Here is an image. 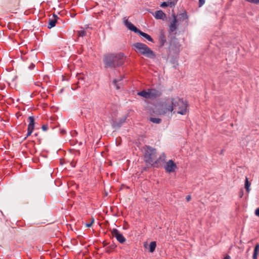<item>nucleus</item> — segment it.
Masks as SVG:
<instances>
[{"label":"nucleus","instance_id":"41","mask_svg":"<svg viewBox=\"0 0 259 259\" xmlns=\"http://www.w3.org/2000/svg\"><path fill=\"white\" fill-rule=\"evenodd\" d=\"M37 135H38V134H37V133H35V134H34V136H35V137L37 136Z\"/></svg>","mask_w":259,"mask_h":259},{"label":"nucleus","instance_id":"5","mask_svg":"<svg viewBox=\"0 0 259 259\" xmlns=\"http://www.w3.org/2000/svg\"><path fill=\"white\" fill-rule=\"evenodd\" d=\"M181 45L177 38L171 40L167 49L168 58L172 56H178L181 51Z\"/></svg>","mask_w":259,"mask_h":259},{"label":"nucleus","instance_id":"4","mask_svg":"<svg viewBox=\"0 0 259 259\" xmlns=\"http://www.w3.org/2000/svg\"><path fill=\"white\" fill-rule=\"evenodd\" d=\"M170 103L172 105L173 108L178 109L177 113L181 115H185L187 113V104L182 99L179 97L171 98Z\"/></svg>","mask_w":259,"mask_h":259},{"label":"nucleus","instance_id":"30","mask_svg":"<svg viewBox=\"0 0 259 259\" xmlns=\"http://www.w3.org/2000/svg\"><path fill=\"white\" fill-rule=\"evenodd\" d=\"M167 6H168V4L166 2H162L160 5V7L162 8L166 7Z\"/></svg>","mask_w":259,"mask_h":259},{"label":"nucleus","instance_id":"2","mask_svg":"<svg viewBox=\"0 0 259 259\" xmlns=\"http://www.w3.org/2000/svg\"><path fill=\"white\" fill-rule=\"evenodd\" d=\"M143 149L144 150V161L146 163L152 166L153 162L157 156L156 149L147 145L144 146Z\"/></svg>","mask_w":259,"mask_h":259},{"label":"nucleus","instance_id":"16","mask_svg":"<svg viewBox=\"0 0 259 259\" xmlns=\"http://www.w3.org/2000/svg\"><path fill=\"white\" fill-rule=\"evenodd\" d=\"M53 18H49L48 20V28L51 29L55 26L59 17L56 14H54Z\"/></svg>","mask_w":259,"mask_h":259},{"label":"nucleus","instance_id":"25","mask_svg":"<svg viewBox=\"0 0 259 259\" xmlns=\"http://www.w3.org/2000/svg\"><path fill=\"white\" fill-rule=\"evenodd\" d=\"M122 79V78H121L120 79H115L113 80V84L115 85V87H116V89L117 90H119L120 89V87L118 85V84H117V82L119 81V80H121Z\"/></svg>","mask_w":259,"mask_h":259},{"label":"nucleus","instance_id":"35","mask_svg":"<svg viewBox=\"0 0 259 259\" xmlns=\"http://www.w3.org/2000/svg\"><path fill=\"white\" fill-rule=\"evenodd\" d=\"M168 4V6H174L175 5V3H174V2H167Z\"/></svg>","mask_w":259,"mask_h":259},{"label":"nucleus","instance_id":"9","mask_svg":"<svg viewBox=\"0 0 259 259\" xmlns=\"http://www.w3.org/2000/svg\"><path fill=\"white\" fill-rule=\"evenodd\" d=\"M128 116V114H126L122 117L120 118L118 121L113 120L112 122V126L113 128L118 129L119 128L122 124L125 122L127 117Z\"/></svg>","mask_w":259,"mask_h":259},{"label":"nucleus","instance_id":"11","mask_svg":"<svg viewBox=\"0 0 259 259\" xmlns=\"http://www.w3.org/2000/svg\"><path fill=\"white\" fill-rule=\"evenodd\" d=\"M177 168V166L172 159L167 161L164 166V169L169 173L175 171V169Z\"/></svg>","mask_w":259,"mask_h":259},{"label":"nucleus","instance_id":"38","mask_svg":"<svg viewBox=\"0 0 259 259\" xmlns=\"http://www.w3.org/2000/svg\"><path fill=\"white\" fill-rule=\"evenodd\" d=\"M223 259H231V257L229 255H227Z\"/></svg>","mask_w":259,"mask_h":259},{"label":"nucleus","instance_id":"15","mask_svg":"<svg viewBox=\"0 0 259 259\" xmlns=\"http://www.w3.org/2000/svg\"><path fill=\"white\" fill-rule=\"evenodd\" d=\"M149 96L150 98H156L160 97L162 95V91L160 89H149Z\"/></svg>","mask_w":259,"mask_h":259},{"label":"nucleus","instance_id":"20","mask_svg":"<svg viewBox=\"0 0 259 259\" xmlns=\"http://www.w3.org/2000/svg\"><path fill=\"white\" fill-rule=\"evenodd\" d=\"M178 16L179 17V20L180 21H184L185 20H188V16L186 11L184 12L183 13H181L179 14Z\"/></svg>","mask_w":259,"mask_h":259},{"label":"nucleus","instance_id":"8","mask_svg":"<svg viewBox=\"0 0 259 259\" xmlns=\"http://www.w3.org/2000/svg\"><path fill=\"white\" fill-rule=\"evenodd\" d=\"M172 17V20L170 21L169 25V29L168 31L169 33H171L174 31H176L178 29V19L177 16L175 14L173 13L171 15Z\"/></svg>","mask_w":259,"mask_h":259},{"label":"nucleus","instance_id":"42","mask_svg":"<svg viewBox=\"0 0 259 259\" xmlns=\"http://www.w3.org/2000/svg\"><path fill=\"white\" fill-rule=\"evenodd\" d=\"M243 195V193H242V194H240V197H241Z\"/></svg>","mask_w":259,"mask_h":259},{"label":"nucleus","instance_id":"7","mask_svg":"<svg viewBox=\"0 0 259 259\" xmlns=\"http://www.w3.org/2000/svg\"><path fill=\"white\" fill-rule=\"evenodd\" d=\"M173 107L170 103V100L166 99L165 101L162 102L159 106V111L161 114H165L167 112H172Z\"/></svg>","mask_w":259,"mask_h":259},{"label":"nucleus","instance_id":"19","mask_svg":"<svg viewBox=\"0 0 259 259\" xmlns=\"http://www.w3.org/2000/svg\"><path fill=\"white\" fill-rule=\"evenodd\" d=\"M138 95L146 99H150L149 89L147 91L143 90L139 92L138 93Z\"/></svg>","mask_w":259,"mask_h":259},{"label":"nucleus","instance_id":"33","mask_svg":"<svg viewBox=\"0 0 259 259\" xmlns=\"http://www.w3.org/2000/svg\"><path fill=\"white\" fill-rule=\"evenodd\" d=\"M42 130L44 131H46L48 130V125L47 124H44L42 125Z\"/></svg>","mask_w":259,"mask_h":259},{"label":"nucleus","instance_id":"13","mask_svg":"<svg viewBox=\"0 0 259 259\" xmlns=\"http://www.w3.org/2000/svg\"><path fill=\"white\" fill-rule=\"evenodd\" d=\"M166 155L164 153H162L158 157H156L155 161L153 162V167H159L161 165L162 163H164L165 161Z\"/></svg>","mask_w":259,"mask_h":259},{"label":"nucleus","instance_id":"1","mask_svg":"<svg viewBox=\"0 0 259 259\" xmlns=\"http://www.w3.org/2000/svg\"><path fill=\"white\" fill-rule=\"evenodd\" d=\"M103 61L105 68H116L124 63L125 56L123 53H109L104 55Z\"/></svg>","mask_w":259,"mask_h":259},{"label":"nucleus","instance_id":"32","mask_svg":"<svg viewBox=\"0 0 259 259\" xmlns=\"http://www.w3.org/2000/svg\"><path fill=\"white\" fill-rule=\"evenodd\" d=\"M94 221V220L93 218L92 219V222L91 223H86L85 224V226L87 227H90L92 225V224L93 223Z\"/></svg>","mask_w":259,"mask_h":259},{"label":"nucleus","instance_id":"6","mask_svg":"<svg viewBox=\"0 0 259 259\" xmlns=\"http://www.w3.org/2000/svg\"><path fill=\"white\" fill-rule=\"evenodd\" d=\"M124 24L128 28V29L138 33L140 36L145 38L149 41L153 42V39L151 37L150 35L137 28L133 24L129 22L128 20H124Z\"/></svg>","mask_w":259,"mask_h":259},{"label":"nucleus","instance_id":"29","mask_svg":"<svg viewBox=\"0 0 259 259\" xmlns=\"http://www.w3.org/2000/svg\"><path fill=\"white\" fill-rule=\"evenodd\" d=\"M247 2H249L250 3L258 4L259 0H246Z\"/></svg>","mask_w":259,"mask_h":259},{"label":"nucleus","instance_id":"3","mask_svg":"<svg viewBox=\"0 0 259 259\" xmlns=\"http://www.w3.org/2000/svg\"><path fill=\"white\" fill-rule=\"evenodd\" d=\"M133 47L135 48V51L137 52H139L146 57L154 59L156 57L154 52L144 44L136 42L134 44Z\"/></svg>","mask_w":259,"mask_h":259},{"label":"nucleus","instance_id":"27","mask_svg":"<svg viewBox=\"0 0 259 259\" xmlns=\"http://www.w3.org/2000/svg\"><path fill=\"white\" fill-rule=\"evenodd\" d=\"M175 55H172L171 58L170 60V62L171 64H175L177 63V58L174 56Z\"/></svg>","mask_w":259,"mask_h":259},{"label":"nucleus","instance_id":"26","mask_svg":"<svg viewBox=\"0 0 259 259\" xmlns=\"http://www.w3.org/2000/svg\"><path fill=\"white\" fill-rule=\"evenodd\" d=\"M86 34V31L84 30H80L78 32V36L79 37H83Z\"/></svg>","mask_w":259,"mask_h":259},{"label":"nucleus","instance_id":"39","mask_svg":"<svg viewBox=\"0 0 259 259\" xmlns=\"http://www.w3.org/2000/svg\"><path fill=\"white\" fill-rule=\"evenodd\" d=\"M60 133L61 134H62V135L63 134H65L66 133V131L64 130H62L61 131H60Z\"/></svg>","mask_w":259,"mask_h":259},{"label":"nucleus","instance_id":"28","mask_svg":"<svg viewBox=\"0 0 259 259\" xmlns=\"http://www.w3.org/2000/svg\"><path fill=\"white\" fill-rule=\"evenodd\" d=\"M33 130H32V129H29V128H27V135H26V136L24 137V140H26V138L29 137V136L31 135V134H32V132H33Z\"/></svg>","mask_w":259,"mask_h":259},{"label":"nucleus","instance_id":"40","mask_svg":"<svg viewBox=\"0 0 259 259\" xmlns=\"http://www.w3.org/2000/svg\"><path fill=\"white\" fill-rule=\"evenodd\" d=\"M224 150L223 149V150H221L220 151V154H223V153H224Z\"/></svg>","mask_w":259,"mask_h":259},{"label":"nucleus","instance_id":"31","mask_svg":"<svg viewBox=\"0 0 259 259\" xmlns=\"http://www.w3.org/2000/svg\"><path fill=\"white\" fill-rule=\"evenodd\" d=\"M205 0H199V7H201L205 4Z\"/></svg>","mask_w":259,"mask_h":259},{"label":"nucleus","instance_id":"21","mask_svg":"<svg viewBox=\"0 0 259 259\" xmlns=\"http://www.w3.org/2000/svg\"><path fill=\"white\" fill-rule=\"evenodd\" d=\"M156 246V242L155 241H152L151 242L149 246V251L150 252L152 253L155 250Z\"/></svg>","mask_w":259,"mask_h":259},{"label":"nucleus","instance_id":"18","mask_svg":"<svg viewBox=\"0 0 259 259\" xmlns=\"http://www.w3.org/2000/svg\"><path fill=\"white\" fill-rule=\"evenodd\" d=\"M29 124L28 125V128L33 130L34 128V118L33 116H29L28 117Z\"/></svg>","mask_w":259,"mask_h":259},{"label":"nucleus","instance_id":"36","mask_svg":"<svg viewBox=\"0 0 259 259\" xmlns=\"http://www.w3.org/2000/svg\"><path fill=\"white\" fill-rule=\"evenodd\" d=\"M255 214L259 217V207L257 208L255 211Z\"/></svg>","mask_w":259,"mask_h":259},{"label":"nucleus","instance_id":"14","mask_svg":"<svg viewBox=\"0 0 259 259\" xmlns=\"http://www.w3.org/2000/svg\"><path fill=\"white\" fill-rule=\"evenodd\" d=\"M167 42L166 36L163 31H161L158 36V48H162Z\"/></svg>","mask_w":259,"mask_h":259},{"label":"nucleus","instance_id":"10","mask_svg":"<svg viewBox=\"0 0 259 259\" xmlns=\"http://www.w3.org/2000/svg\"><path fill=\"white\" fill-rule=\"evenodd\" d=\"M111 234L113 237H115L119 243H123L125 241V238L117 229L115 228L112 229Z\"/></svg>","mask_w":259,"mask_h":259},{"label":"nucleus","instance_id":"17","mask_svg":"<svg viewBox=\"0 0 259 259\" xmlns=\"http://www.w3.org/2000/svg\"><path fill=\"white\" fill-rule=\"evenodd\" d=\"M154 17L156 19L163 20L166 18V15L163 12L162 10L156 11L154 15Z\"/></svg>","mask_w":259,"mask_h":259},{"label":"nucleus","instance_id":"24","mask_svg":"<svg viewBox=\"0 0 259 259\" xmlns=\"http://www.w3.org/2000/svg\"><path fill=\"white\" fill-rule=\"evenodd\" d=\"M150 121L153 123L158 124L161 121V119L159 118L150 117Z\"/></svg>","mask_w":259,"mask_h":259},{"label":"nucleus","instance_id":"12","mask_svg":"<svg viewBox=\"0 0 259 259\" xmlns=\"http://www.w3.org/2000/svg\"><path fill=\"white\" fill-rule=\"evenodd\" d=\"M166 155L164 153H162L158 157H156L155 161L153 162V167H159L161 165L162 163H164L165 161Z\"/></svg>","mask_w":259,"mask_h":259},{"label":"nucleus","instance_id":"37","mask_svg":"<svg viewBox=\"0 0 259 259\" xmlns=\"http://www.w3.org/2000/svg\"><path fill=\"white\" fill-rule=\"evenodd\" d=\"M191 197L190 195H187L186 197V199L187 201H189L191 200Z\"/></svg>","mask_w":259,"mask_h":259},{"label":"nucleus","instance_id":"23","mask_svg":"<svg viewBox=\"0 0 259 259\" xmlns=\"http://www.w3.org/2000/svg\"><path fill=\"white\" fill-rule=\"evenodd\" d=\"M250 183L248 181V179L246 177L245 180V183H244V188L246 190V192L247 193H249L250 192Z\"/></svg>","mask_w":259,"mask_h":259},{"label":"nucleus","instance_id":"22","mask_svg":"<svg viewBox=\"0 0 259 259\" xmlns=\"http://www.w3.org/2000/svg\"><path fill=\"white\" fill-rule=\"evenodd\" d=\"M258 251H259V244H257L255 245L254 248L253 254L252 255L253 259H257V256Z\"/></svg>","mask_w":259,"mask_h":259},{"label":"nucleus","instance_id":"34","mask_svg":"<svg viewBox=\"0 0 259 259\" xmlns=\"http://www.w3.org/2000/svg\"><path fill=\"white\" fill-rule=\"evenodd\" d=\"M35 67V65L33 63H31V64L29 66L28 68L30 70H32L34 69Z\"/></svg>","mask_w":259,"mask_h":259}]
</instances>
